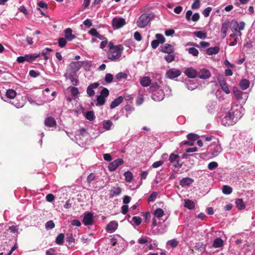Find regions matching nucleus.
Instances as JSON below:
<instances>
[{"mask_svg": "<svg viewBox=\"0 0 255 255\" xmlns=\"http://www.w3.org/2000/svg\"><path fill=\"white\" fill-rule=\"evenodd\" d=\"M249 81L246 79L242 80L240 83L241 88L244 90H246L249 87Z\"/></svg>", "mask_w": 255, "mask_h": 255, "instance_id": "7c9ffc66", "label": "nucleus"}, {"mask_svg": "<svg viewBox=\"0 0 255 255\" xmlns=\"http://www.w3.org/2000/svg\"><path fill=\"white\" fill-rule=\"evenodd\" d=\"M151 83V80L149 77L144 76L140 80V84L143 87H147Z\"/></svg>", "mask_w": 255, "mask_h": 255, "instance_id": "393cba45", "label": "nucleus"}, {"mask_svg": "<svg viewBox=\"0 0 255 255\" xmlns=\"http://www.w3.org/2000/svg\"><path fill=\"white\" fill-rule=\"evenodd\" d=\"M65 235L63 233L59 234L55 239V243L58 245H62L64 242Z\"/></svg>", "mask_w": 255, "mask_h": 255, "instance_id": "473e14b6", "label": "nucleus"}, {"mask_svg": "<svg viewBox=\"0 0 255 255\" xmlns=\"http://www.w3.org/2000/svg\"><path fill=\"white\" fill-rule=\"evenodd\" d=\"M164 211L161 208L156 209L153 212L154 216L158 219H160L164 215Z\"/></svg>", "mask_w": 255, "mask_h": 255, "instance_id": "f704fd0d", "label": "nucleus"}, {"mask_svg": "<svg viewBox=\"0 0 255 255\" xmlns=\"http://www.w3.org/2000/svg\"><path fill=\"white\" fill-rule=\"evenodd\" d=\"M152 99L155 101H162L164 98L163 91L161 89H157L154 91L151 96Z\"/></svg>", "mask_w": 255, "mask_h": 255, "instance_id": "ddd939ff", "label": "nucleus"}, {"mask_svg": "<svg viewBox=\"0 0 255 255\" xmlns=\"http://www.w3.org/2000/svg\"><path fill=\"white\" fill-rule=\"evenodd\" d=\"M154 14L152 12L143 13L138 18L136 24L138 27L144 28L153 18Z\"/></svg>", "mask_w": 255, "mask_h": 255, "instance_id": "7ed1b4c3", "label": "nucleus"}, {"mask_svg": "<svg viewBox=\"0 0 255 255\" xmlns=\"http://www.w3.org/2000/svg\"><path fill=\"white\" fill-rule=\"evenodd\" d=\"M99 86V83L95 82L91 84L88 86L87 89V93L90 97H93L95 95L94 89L98 88Z\"/></svg>", "mask_w": 255, "mask_h": 255, "instance_id": "a211bd4d", "label": "nucleus"}, {"mask_svg": "<svg viewBox=\"0 0 255 255\" xmlns=\"http://www.w3.org/2000/svg\"><path fill=\"white\" fill-rule=\"evenodd\" d=\"M116 77L118 80L120 81L122 79H127L128 75L125 72H121L116 75Z\"/></svg>", "mask_w": 255, "mask_h": 255, "instance_id": "a18cd8bd", "label": "nucleus"}, {"mask_svg": "<svg viewBox=\"0 0 255 255\" xmlns=\"http://www.w3.org/2000/svg\"><path fill=\"white\" fill-rule=\"evenodd\" d=\"M74 74H69L68 78L70 79L72 85L77 86L78 84V81L74 77Z\"/></svg>", "mask_w": 255, "mask_h": 255, "instance_id": "de8ad7c7", "label": "nucleus"}, {"mask_svg": "<svg viewBox=\"0 0 255 255\" xmlns=\"http://www.w3.org/2000/svg\"><path fill=\"white\" fill-rule=\"evenodd\" d=\"M125 24V19L122 17H116L112 20V26L115 29L122 27Z\"/></svg>", "mask_w": 255, "mask_h": 255, "instance_id": "1a4fd4ad", "label": "nucleus"}, {"mask_svg": "<svg viewBox=\"0 0 255 255\" xmlns=\"http://www.w3.org/2000/svg\"><path fill=\"white\" fill-rule=\"evenodd\" d=\"M215 102H210L207 105V108L209 112L212 113L213 109L215 106Z\"/></svg>", "mask_w": 255, "mask_h": 255, "instance_id": "603ef678", "label": "nucleus"}, {"mask_svg": "<svg viewBox=\"0 0 255 255\" xmlns=\"http://www.w3.org/2000/svg\"><path fill=\"white\" fill-rule=\"evenodd\" d=\"M187 50L189 54L192 55L194 56H197L199 54L198 50L194 47L189 48L187 49Z\"/></svg>", "mask_w": 255, "mask_h": 255, "instance_id": "49530a36", "label": "nucleus"}, {"mask_svg": "<svg viewBox=\"0 0 255 255\" xmlns=\"http://www.w3.org/2000/svg\"><path fill=\"white\" fill-rule=\"evenodd\" d=\"M187 138L190 140L188 141L183 142V144L184 145H192L193 144V141L197 140L199 138V136L193 133H190L187 135Z\"/></svg>", "mask_w": 255, "mask_h": 255, "instance_id": "2eb2a0df", "label": "nucleus"}, {"mask_svg": "<svg viewBox=\"0 0 255 255\" xmlns=\"http://www.w3.org/2000/svg\"><path fill=\"white\" fill-rule=\"evenodd\" d=\"M211 10L212 8L211 7H208L204 10L203 12V14L205 17H207L209 16Z\"/></svg>", "mask_w": 255, "mask_h": 255, "instance_id": "338daca9", "label": "nucleus"}, {"mask_svg": "<svg viewBox=\"0 0 255 255\" xmlns=\"http://www.w3.org/2000/svg\"><path fill=\"white\" fill-rule=\"evenodd\" d=\"M162 52L165 53H171L174 52V48L172 45L165 43L161 47V50Z\"/></svg>", "mask_w": 255, "mask_h": 255, "instance_id": "f3484780", "label": "nucleus"}, {"mask_svg": "<svg viewBox=\"0 0 255 255\" xmlns=\"http://www.w3.org/2000/svg\"><path fill=\"white\" fill-rule=\"evenodd\" d=\"M93 214L91 212H86L83 214V223L85 226H91L93 224Z\"/></svg>", "mask_w": 255, "mask_h": 255, "instance_id": "6e6552de", "label": "nucleus"}, {"mask_svg": "<svg viewBox=\"0 0 255 255\" xmlns=\"http://www.w3.org/2000/svg\"><path fill=\"white\" fill-rule=\"evenodd\" d=\"M113 76L112 74L108 73L106 74L105 77V80L106 82L110 83L113 81Z\"/></svg>", "mask_w": 255, "mask_h": 255, "instance_id": "680f3d73", "label": "nucleus"}, {"mask_svg": "<svg viewBox=\"0 0 255 255\" xmlns=\"http://www.w3.org/2000/svg\"><path fill=\"white\" fill-rule=\"evenodd\" d=\"M236 204L237 206V207L240 210L244 209L245 208V204L242 199H237L236 200Z\"/></svg>", "mask_w": 255, "mask_h": 255, "instance_id": "c9c22d12", "label": "nucleus"}, {"mask_svg": "<svg viewBox=\"0 0 255 255\" xmlns=\"http://www.w3.org/2000/svg\"><path fill=\"white\" fill-rule=\"evenodd\" d=\"M82 67L81 61L72 62L69 66L68 71L69 74H75Z\"/></svg>", "mask_w": 255, "mask_h": 255, "instance_id": "0eeeda50", "label": "nucleus"}, {"mask_svg": "<svg viewBox=\"0 0 255 255\" xmlns=\"http://www.w3.org/2000/svg\"><path fill=\"white\" fill-rule=\"evenodd\" d=\"M96 178L95 174L94 173H91L87 178V182L90 184L92 181H93Z\"/></svg>", "mask_w": 255, "mask_h": 255, "instance_id": "13d9d810", "label": "nucleus"}, {"mask_svg": "<svg viewBox=\"0 0 255 255\" xmlns=\"http://www.w3.org/2000/svg\"><path fill=\"white\" fill-rule=\"evenodd\" d=\"M220 48L219 46L209 47L206 49V53L209 55L217 54L219 52Z\"/></svg>", "mask_w": 255, "mask_h": 255, "instance_id": "b1692460", "label": "nucleus"}, {"mask_svg": "<svg viewBox=\"0 0 255 255\" xmlns=\"http://www.w3.org/2000/svg\"><path fill=\"white\" fill-rule=\"evenodd\" d=\"M180 156L177 153H172L169 156V160L172 163L175 167H181V164H179Z\"/></svg>", "mask_w": 255, "mask_h": 255, "instance_id": "9b49d317", "label": "nucleus"}, {"mask_svg": "<svg viewBox=\"0 0 255 255\" xmlns=\"http://www.w3.org/2000/svg\"><path fill=\"white\" fill-rule=\"evenodd\" d=\"M157 193L156 192H154L151 194L148 199V202H153L156 198Z\"/></svg>", "mask_w": 255, "mask_h": 255, "instance_id": "0e129e2a", "label": "nucleus"}, {"mask_svg": "<svg viewBox=\"0 0 255 255\" xmlns=\"http://www.w3.org/2000/svg\"><path fill=\"white\" fill-rule=\"evenodd\" d=\"M185 75L190 78H194L197 76L198 72L192 67L188 68L185 71Z\"/></svg>", "mask_w": 255, "mask_h": 255, "instance_id": "aec40b11", "label": "nucleus"}, {"mask_svg": "<svg viewBox=\"0 0 255 255\" xmlns=\"http://www.w3.org/2000/svg\"><path fill=\"white\" fill-rule=\"evenodd\" d=\"M132 220L134 223L136 225H139L141 223V218L139 217L134 216L132 218Z\"/></svg>", "mask_w": 255, "mask_h": 255, "instance_id": "bf43d9fd", "label": "nucleus"}, {"mask_svg": "<svg viewBox=\"0 0 255 255\" xmlns=\"http://www.w3.org/2000/svg\"><path fill=\"white\" fill-rule=\"evenodd\" d=\"M71 94L72 97H76L79 93L78 88L72 87L71 88Z\"/></svg>", "mask_w": 255, "mask_h": 255, "instance_id": "5fc2aeb1", "label": "nucleus"}, {"mask_svg": "<svg viewBox=\"0 0 255 255\" xmlns=\"http://www.w3.org/2000/svg\"><path fill=\"white\" fill-rule=\"evenodd\" d=\"M124 98L122 96H119L115 99L111 104L110 108L113 109L118 107L123 101Z\"/></svg>", "mask_w": 255, "mask_h": 255, "instance_id": "4be33fe9", "label": "nucleus"}, {"mask_svg": "<svg viewBox=\"0 0 255 255\" xmlns=\"http://www.w3.org/2000/svg\"><path fill=\"white\" fill-rule=\"evenodd\" d=\"M167 244L169 245L172 248H174L178 246V242L175 239H173L167 242Z\"/></svg>", "mask_w": 255, "mask_h": 255, "instance_id": "e2e57ef3", "label": "nucleus"}, {"mask_svg": "<svg viewBox=\"0 0 255 255\" xmlns=\"http://www.w3.org/2000/svg\"><path fill=\"white\" fill-rule=\"evenodd\" d=\"M223 246V241L220 238H216L213 242V247L218 248Z\"/></svg>", "mask_w": 255, "mask_h": 255, "instance_id": "c756f323", "label": "nucleus"}, {"mask_svg": "<svg viewBox=\"0 0 255 255\" xmlns=\"http://www.w3.org/2000/svg\"><path fill=\"white\" fill-rule=\"evenodd\" d=\"M245 23L244 21H241L239 23L236 20L233 19L230 23V29L233 32H237L238 29L244 30Z\"/></svg>", "mask_w": 255, "mask_h": 255, "instance_id": "423d86ee", "label": "nucleus"}, {"mask_svg": "<svg viewBox=\"0 0 255 255\" xmlns=\"http://www.w3.org/2000/svg\"><path fill=\"white\" fill-rule=\"evenodd\" d=\"M123 50L124 46L122 44L116 45L115 47L109 50L107 53V57L112 61H120Z\"/></svg>", "mask_w": 255, "mask_h": 255, "instance_id": "f03ea898", "label": "nucleus"}, {"mask_svg": "<svg viewBox=\"0 0 255 255\" xmlns=\"http://www.w3.org/2000/svg\"><path fill=\"white\" fill-rule=\"evenodd\" d=\"M45 126L47 127L53 128L56 125V122L54 118L51 117L46 118L44 121Z\"/></svg>", "mask_w": 255, "mask_h": 255, "instance_id": "6ab92c4d", "label": "nucleus"}, {"mask_svg": "<svg viewBox=\"0 0 255 255\" xmlns=\"http://www.w3.org/2000/svg\"><path fill=\"white\" fill-rule=\"evenodd\" d=\"M65 38L68 41H72L76 38L75 35L72 34V30L71 28H67L64 30Z\"/></svg>", "mask_w": 255, "mask_h": 255, "instance_id": "412c9836", "label": "nucleus"}, {"mask_svg": "<svg viewBox=\"0 0 255 255\" xmlns=\"http://www.w3.org/2000/svg\"><path fill=\"white\" fill-rule=\"evenodd\" d=\"M82 66L84 67L85 71H88L90 70L92 67L91 61H81Z\"/></svg>", "mask_w": 255, "mask_h": 255, "instance_id": "4c0bfd02", "label": "nucleus"}, {"mask_svg": "<svg viewBox=\"0 0 255 255\" xmlns=\"http://www.w3.org/2000/svg\"><path fill=\"white\" fill-rule=\"evenodd\" d=\"M197 76L202 79H207L211 76L210 72L206 69H202L198 72Z\"/></svg>", "mask_w": 255, "mask_h": 255, "instance_id": "dca6fc26", "label": "nucleus"}, {"mask_svg": "<svg viewBox=\"0 0 255 255\" xmlns=\"http://www.w3.org/2000/svg\"><path fill=\"white\" fill-rule=\"evenodd\" d=\"M229 27V21H227L224 22L222 24L221 32L223 34V37L225 38L227 35V31Z\"/></svg>", "mask_w": 255, "mask_h": 255, "instance_id": "bb28decb", "label": "nucleus"}, {"mask_svg": "<svg viewBox=\"0 0 255 255\" xmlns=\"http://www.w3.org/2000/svg\"><path fill=\"white\" fill-rule=\"evenodd\" d=\"M118 226V222L116 221H111L107 226L106 230L107 232L112 233L117 229Z\"/></svg>", "mask_w": 255, "mask_h": 255, "instance_id": "4468645a", "label": "nucleus"}, {"mask_svg": "<svg viewBox=\"0 0 255 255\" xmlns=\"http://www.w3.org/2000/svg\"><path fill=\"white\" fill-rule=\"evenodd\" d=\"M97 101L96 106H102L105 103V98L102 96L99 95L97 97Z\"/></svg>", "mask_w": 255, "mask_h": 255, "instance_id": "37998d69", "label": "nucleus"}, {"mask_svg": "<svg viewBox=\"0 0 255 255\" xmlns=\"http://www.w3.org/2000/svg\"><path fill=\"white\" fill-rule=\"evenodd\" d=\"M244 109L238 105L232 107L221 120L222 125L229 126L235 124L244 115Z\"/></svg>", "mask_w": 255, "mask_h": 255, "instance_id": "f257e3e1", "label": "nucleus"}, {"mask_svg": "<svg viewBox=\"0 0 255 255\" xmlns=\"http://www.w3.org/2000/svg\"><path fill=\"white\" fill-rule=\"evenodd\" d=\"M184 207L190 210L193 209L195 207L194 203L192 200L186 199L184 201Z\"/></svg>", "mask_w": 255, "mask_h": 255, "instance_id": "2f4dec72", "label": "nucleus"}, {"mask_svg": "<svg viewBox=\"0 0 255 255\" xmlns=\"http://www.w3.org/2000/svg\"><path fill=\"white\" fill-rule=\"evenodd\" d=\"M118 168V166L116 165V162L114 161L110 163L108 165V169L110 171H113Z\"/></svg>", "mask_w": 255, "mask_h": 255, "instance_id": "4d7b16f0", "label": "nucleus"}, {"mask_svg": "<svg viewBox=\"0 0 255 255\" xmlns=\"http://www.w3.org/2000/svg\"><path fill=\"white\" fill-rule=\"evenodd\" d=\"M218 163L215 161H212L208 164V168L209 170H213L218 167Z\"/></svg>", "mask_w": 255, "mask_h": 255, "instance_id": "052dcab7", "label": "nucleus"}, {"mask_svg": "<svg viewBox=\"0 0 255 255\" xmlns=\"http://www.w3.org/2000/svg\"><path fill=\"white\" fill-rule=\"evenodd\" d=\"M122 192L121 189L120 187H114L112 190L111 192L112 193V196H119Z\"/></svg>", "mask_w": 255, "mask_h": 255, "instance_id": "c03bdc74", "label": "nucleus"}, {"mask_svg": "<svg viewBox=\"0 0 255 255\" xmlns=\"http://www.w3.org/2000/svg\"><path fill=\"white\" fill-rule=\"evenodd\" d=\"M40 56V54L34 53L25 55L23 56H19L17 58L16 61L19 63H23L25 61L32 62L37 58Z\"/></svg>", "mask_w": 255, "mask_h": 255, "instance_id": "39448f33", "label": "nucleus"}, {"mask_svg": "<svg viewBox=\"0 0 255 255\" xmlns=\"http://www.w3.org/2000/svg\"><path fill=\"white\" fill-rule=\"evenodd\" d=\"M55 227V224L53 221L50 220L47 222L45 224V228L47 230H51Z\"/></svg>", "mask_w": 255, "mask_h": 255, "instance_id": "8fccbe9b", "label": "nucleus"}, {"mask_svg": "<svg viewBox=\"0 0 255 255\" xmlns=\"http://www.w3.org/2000/svg\"><path fill=\"white\" fill-rule=\"evenodd\" d=\"M193 34L196 37L201 39H204L207 36V33L205 31H196L193 32Z\"/></svg>", "mask_w": 255, "mask_h": 255, "instance_id": "a878e982", "label": "nucleus"}, {"mask_svg": "<svg viewBox=\"0 0 255 255\" xmlns=\"http://www.w3.org/2000/svg\"><path fill=\"white\" fill-rule=\"evenodd\" d=\"M155 37L156 38V40L160 44L163 43L165 42V38L161 34H156Z\"/></svg>", "mask_w": 255, "mask_h": 255, "instance_id": "3c124183", "label": "nucleus"}, {"mask_svg": "<svg viewBox=\"0 0 255 255\" xmlns=\"http://www.w3.org/2000/svg\"><path fill=\"white\" fill-rule=\"evenodd\" d=\"M124 176L125 180L127 182H130L133 178L132 173L129 171H126L124 173Z\"/></svg>", "mask_w": 255, "mask_h": 255, "instance_id": "ea45409f", "label": "nucleus"}, {"mask_svg": "<svg viewBox=\"0 0 255 255\" xmlns=\"http://www.w3.org/2000/svg\"><path fill=\"white\" fill-rule=\"evenodd\" d=\"M65 38H60L58 39V45L61 48H63L65 47L67 44V41Z\"/></svg>", "mask_w": 255, "mask_h": 255, "instance_id": "09e8293b", "label": "nucleus"}, {"mask_svg": "<svg viewBox=\"0 0 255 255\" xmlns=\"http://www.w3.org/2000/svg\"><path fill=\"white\" fill-rule=\"evenodd\" d=\"M181 74L180 70L176 68H171L166 72V77L170 79L179 77Z\"/></svg>", "mask_w": 255, "mask_h": 255, "instance_id": "9d476101", "label": "nucleus"}, {"mask_svg": "<svg viewBox=\"0 0 255 255\" xmlns=\"http://www.w3.org/2000/svg\"><path fill=\"white\" fill-rule=\"evenodd\" d=\"M222 151V147L218 140L212 142L208 148L209 154H210L212 157L217 156Z\"/></svg>", "mask_w": 255, "mask_h": 255, "instance_id": "20e7f679", "label": "nucleus"}, {"mask_svg": "<svg viewBox=\"0 0 255 255\" xmlns=\"http://www.w3.org/2000/svg\"><path fill=\"white\" fill-rule=\"evenodd\" d=\"M29 74L31 77L36 78L40 75V73L38 71L31 70H30Z\"/></svg>", "mask_w": 255, "mask_h": 255, "instance_id": "774afa93", "label": "nucleus"}, {"mask_svg": "<svg viewBox=\"0 0 255 255\" xmlns=\"http://www.w3.org/2000/svg\"><path fill=\"white\" fill-rule=\"evenodd\" d=\"M86 118L90 121H93L95 118V115L93 111H88L85 114Z\"/></svg>", "mask_w": 255, "mask_h": 255, "instance_id": "79ce46f5", "label": "nucleus"}, {"mask_svg": "<svg viewBox=\"0 0 255 255\" xmlns=\"http://www.w3.org/2000/svg\"><path fill=\"white\" fill-rule=\"evenodd\" d=\"M66 240L69 244L75 243V239L72 234H67Z\"/></svg>", "mask_w": 255, "mask_h": 255, "instance_id": "6e6d98bb", "label": "nucleus"}, {"mask_svg": "<svg viewBox=\"0 0 255 255\" xmlns=\"http://www.w3.org/2000/svg\"><path fill=\"white\" fill-rule=\"evenodd\" d=\"M112 125L113 123L110 120L104 121L103 122V128L106 130H110Z\"/></svg>", "mask_w": 255, "mask_h": 255, "instance_id": "58836bf2", "label": "nucleus"}, {"mask_svg": "<svg viewBox=\"0 0 255 255\" xmlns=\"http://www.w3.org/2000/svg\"><path fill=\"white\" fill-rule=\"evenodd\" d=\"M109 94V90L106 88H104L100 92V96H102L104 98L108 97Z\"/></svg>", "mask_w": 255, "mask_h": 255, "instance_id": "69168bd1", "label": "nucleus"}, {"mask_svg": "<svg viewBox=\"0 0 255 255\" xmlns=\"http://www.w3.org/2000/svg\"><path fill=\"white\" fill-rule=\"evenodd\" d=\"M218 81L222 90L227 94L230 93L231 91L223 76L218 77Z\"/></svg>", "mask_w": 255, "mask_h": 255, "instance_id": "f8f14e48", "label": "nucleus"}, {"mask_svg": "<svg viewBox=\"0 0 255 255\" xmlns=\"http://www.w3.org/2000/svg\"><path fill=\"white\" fill-rule=\"evenodd\" d=\"M175 55L174 53H168L164 56V59L167 63H170L175 60Z\"/></svg>", "mask_w": 255, "mask_h": 255, "instance_id": "72a5a7b5", "label": "nucleus"}, {"mask_svg": "<svg viewBox=\"0 0 255 255\" xmlns=\"http://www.w3.org/2000/svg\"><path fill=\"white\" fill-rule=\"evenodd\" d=\"M186 87L189 90H193L197 88V84L192 80H188L186 84Z\"/></svg>", "mask_w": 255, "mask_h": 255, "instance_id": "cd10ccee", "label": "nucleus"}, {"mask_svg": "<svg viewBox=\"0 0 255 255\" xmlns=\"http://www.w3.org/2000/svg\"><path fill=\"white\" fill-rule=\"evenodd\" d=\"M6 96L9 99H13L16 95V92L12 89H8L5 93Z\"/></svg>", "mask_w": 255, "mask_h": 255, "instance_id": "e433bc0d", "label": "nucleus"}, {"mask_svg": "<svg viewBox=\"0 0 255 255\" xmlns=\"http://www.w3.org/2000/svg\"><path fill=\"white\" fill-rule=\"evenodd\" d=\"M233 93L238 100L242 99L243 93L237 87L233 88Z\"/></svg>", "mask_w": 255, "mask_h": 255, "instance_id": "c85d7f7f", "label": "nucleus"}, {"mask_svg": "<svg viewBox=\"0 0 255 255\" xmlns=\"http://www.w3.org/2000/svg\"><path fill=\"white\" fill-rule=\"evenodd\" d=\"M193 181L194 180L189 177L183 178L180 181V185L182 187L189 186L193 182Z\"/></svg>", "mask_w": 255, "mask_h": 255, "instance_id": "5701e85b", "label": "nucleus"}, {"mask_svg": "<svg viewBox=\"0 0 255 255\" xmlns=\"http://www.w3.org/2000/svg\"><path fill=\"white\" fill-rule=\"evenodd\" d=\"M200 7V2L199 0H194V2L191 5L192 9H197Z\"/></svg>", "mask_w": 255, "mask_h": 255, "instance_id": "864d4df0", "label": "nucleus"}, {"mask_svg": "<svg viewBox=\"0 0 255 255\" xmlns=\"http://www.w3.org/2000/svg\"><path fill=\"white\" fill-rule=\"evenodd\" d=\"M232 188L229 186L224 185L222 188V192L224 194L229 195L232 192Z\"/></svg>", "mask_w": 255, "mask_h": 255, "instance_id": "a19ab883", "label": "nucleus"}]
</instances>
